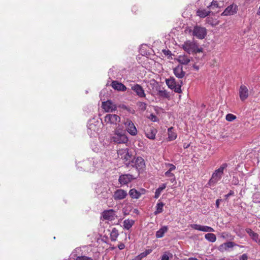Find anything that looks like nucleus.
<instances>
[{
    "label": "nucleus",
    "instance_id": "obj_1",
    "mask_svg": "<svg viewBox=\"0 0 260 260\" xmlns=\"http://www.w3.org/2000/svg\"><path fill=\"white\" fill-rule=\"evenodd\" d=\"M110 139L111 141L117 144H126L128 141L124 131L119 125L113 132Z\"/></svg>",
    "mask_w": 260,
    "mask_h": 260
},
{
    "label": "nucleus",
    "instance_id": "obj_2",
    "mask_svg": "<svg viewBox=\"0 0 260 260\" xmlns=\"http://www.w3.org/2000/svg\"><path fill=\"white\" fill-rule=\"evenodd\" d=\"M118 157L123 161L126 167H130L134 156L128 148L120 149L117 151Z\"/></svg>",
    "mask_w": 260,
    "mask_h": 260
},
{
    "label": "nucleus",
    "instance_id": "obj_3",
    "mask_svg": "<svg viewBox=\"0 0 260 260\" xmlns=\"http://www.w3.org/2000/svg\"><path fill=\"white\" fill-rule=\"evenodd\" d=\"M182 48L188 53L203 52V48L199 47L197 43L190 40L185 41L182 45Z\"/></svg>",
    "mask_w": 260,
    "mask_h": 260
},
{
    "label": "nucleus",
    "instance_id": "obj_4",
    "mask_svg": "<svg viewBox=\"0 0 260 260\" xmlns=\"http://www.w3.org/2000/svg\"><path fill=\"white\" fill-rule=\"evenodd\" d=\"M227 167L228 164L224 163L218 169L215 170L212 174L211 178L209 180V184L213 185L219 181L224 174V170Z\"/></svg>",
    "mask_w": 260,
    "mask_h": 260
},
{
    "label": "nucleus",
    "instance_id": "obj_5",
    "mask_svg": "<svg viewBox=\"0 0 260 260\" xmlns=\"http://www.w3.org/2000/svg\"><path fill=\"white\" fill-rule=\"evenodd\" d=\"M166 83L168 87L174 90L175 92L179 93L181 92V87L182 84V81L179 80L178 81H176L174 77H170V78L166 80Z\"/></svg>",
    "mask_w": 260,
    "mask_h": 260
},
{
    "label": "nucleus",
    "instance_id": "obj_6",
    "mask_svg": "<svg viewBox=\"0 0 260 260\" xmlns=\"http://www.w3.org/2000/svg\"><path fill=\"white\" fill-rule=\"evenodd\" d=\"M192 35L199 39H203L207 35V29L205 27L196 25L193 27Z\"/></svg>",
    "mask_w": 260,
    "mask_h": 260
},
{
    "label": "nucleus",
    "instance_id": "obj_7",
    "mask_svg": "<svg viewBox=\"0 0 260 260\" xmlns=\"http://www.w3.org/2000/svg\"><path fill=\"white\" fill-rule=\"evenodd\" d=\"M131 163L133 164H131L130 167H135L138 170L143 169L145 166L144 159L141 157L135 158L134 156Z\"/></svg>",
    "mask_w": 260,
    "mask_h": 260
},
{
    "label": "nucleus",
    "instance_id": "obj_8",
    "mask_svg": "<svg viewBox=\"0 0 260 260\" xmlns=\"http://www.w3.org/2000/svg\"><path fill=\"white\" fill-rule=\"evenodd\" d=\"M127 132L132 136L137 134V129L134 123L129 119H126L123 122Z\"/></svg>",
    "mask_w": 260,
    "mask_h": 260
},
{
    "label": "nucleus",
    "instance_id": "obj_9",
    "mask_svg": "<svg viewBox=\"0 0 260 260\" xmlns=\"http://www.w3.org/2000/svg\"><path fill=\"white\" fill-rule=\"evenodd\" d=\"M102 217L104 220L112 221L116 219V212L113 209L105 210L102 212Z\"/></svg>",
    "mask_w": 260,
    "mask_h": 260
},
{
    "label": "nucleus",
    "instance_id": "obj_10",
    "mask_svg": "<svg viewBox=\"0 0 260 260\" xmlns=\"http://www.w3.org/2000/svg\"><path fill=\"white\" fill-rule=\"evenodd\" d=\"M238 6L236 4H233L229 6L221 14V16L233 15L237 12Z\"/></svg>",
    "mask_w": 260,
    "mask_h": 260
},
{
    "label": "nucleus",
    "instance_id": "obj_11",
    "mask_svg": "<svg viewBox=\"0 0 260 260\" xmlns=\"http://www.w3.org/2000/svg\"><path fill=\"white\" fill-rule=\"evenodd\" d=\"M104 120L107 123L116 124L120 122V118L118 115H106Z\"/></svg>",
    "mask_w": 260,
    "mask_h": 260
},
{
    "label": "nucleus",
    "instance_id": "obj_12",
    "mask_svg": "<svg viewBox=\"0 0 260 260\" xmlns=\"http://www.w3.org/2000/svg\"><path fill=\"white\" fill-rule=\"evenodd\" d=\"M135 179V178L131 174H123L119 176L118 181L121 185H125Z\"/></svg>",
    "mask_w": 260,
    "mask_h": 260
},
{
    "label": "nucleus",
    "instance_id": "obj_13",
    "mask_svg": "<svg viewBox=\"0 0 260 260\" xmlns=\"http://www.w3.org/2000/svg\"><path fill=\"white\" fill-rule=\"evenodd\" d=\"M102 108L106 112H112L114 111L117 107L111 101H107L102 103Z\"/></svg>",
    "mask_w": 260,
    "mask_h": 260
},
{
    "label": "nucleus",
    "instance_id": "obj_14",
    "mask_svg": "<svg viewBox=\"0 0 260 260\" xmlns=\"http://www.w3.org/2000/svg\"><path fill=\"white\" fill-rule=\"evenodd\" d=\"M146 190L144 189H141L140 190H137L136 189H131L129 191V194L132 199H139L141 195L145 193Z\"/></svg>",
    "mask_w": 260,
    "mask_h": 260
},
{
    "label": "nucleus",
    "instance_id": "obj_15",
    "mask_svg": "<svg viewBox=\"0 0 260 260\" xmlns=\"http://www.w3.org/2000/svg\"><path fill=\"white\" fill-rule=\"evenodd\" d=\"M127 195L126 191L122 189H118L114 192L113 198L115 200H121L125 198Z\"/></svg>",
    "mask_w": 260,
    "mask_h": 260
},
{
    "label": "nucleus",
    "instance_id": "obj_16",
    "mask_svg": "<svg viewBox=\"0 0 260 260\" xmlns=\"http://www.w3.org/2000/svg\"><path fill=\"white\" fill-rule=\"evenodd\" d=\"M248 89L244 85H241L239 88V96L241 101H244L248 97Z\"/></svg>",
    "mask_w": 260,
    "mask_h": 260
},
{
    "label": "nucleus",
    "instance_id": "obj_17",
    "mask_svg": "<svg viewBox=\"0 0 260 260\" xmlns=\"http://www.w3.org/2000/svg\"><path fill=\"white\" fill-rule=\"evenodd\" d=\"M238 246L237 244L233 242H228L221 244L218 248V250L220 252L228 251L230 248H232L234 246Z\"/></svg>",
    "mask_w": 260,
    "mask_h": 260
},
{
    "label": "nucleus",
    "instance_id": "obj_18",
    "mask_svg": "<svg viewBox=\"0 0 260 260\" xmlns=\"http://www.w3.org/2000/svg\"><path fill=\"white\" fill-rule=\"evenodd\" d=\"M132 89L136 93V94L140 98H144L146 95L142 87L138 84H135L134 86H133L132 87Z\"/></svg>",
    "mask_w": 260,
    "mask_h": 260
},
{
    "label": "nucleus",
    "instance_id": "obj_19",
    "mask_svg": "<svg viewBox=\"0 0 260 260\" xmlns=\"http://www.w3.org/2000/svg\"><path fill=\"white\" fill-rule=\"evenodd\" d=\"M111 86L113 89L118 91H124L126 90V87L124 84L117 81H113L111 83Z\"/></svg>",
    "mask_w": 260,
    "mask_h": 260
},
{
    "label": "nucleus",
    "instance_id": "obj_20",
    "mask_svg": "<svg viewBox=\"0 0 260 260\" xmlns=\"http://www.w3.org/2000/svg\"><path fill=\"white\" fill-rule=\"evenodd\" d=\"M211 13L212 12L210 10L200 8L197 10L196 15L201 18H204L209 16Z\"/></svg>",
    "mask_w": 260,
    "mask_h": 260
},
{
    "label": "nucleus",
    "instance_id": "obj_21",
    "mask_svg": "<svg viewBox=\"0 0 260 260\" xmlns=\"http://www.w3.org/2000/svg\"><path fill=\"white\" fill-rule=\"evenodd\" d=\"M173 72L175 75L178 78H182L185 74V72L183 71V68L181 66H178L175 68L173 70Z\"/></svg>",
    "mask_w": 260,
    "mask_h": 260
},
{
    "label": "nucleus",
    "instance_id": "obj_22",
    "mask_svg": "<svg viewBox=\"0 0 260 260\" xmlns=\"http://www.w3.org/2000/svg\"><path fill=\"white\" fill-rule=\"evenodd\" d=\"M246 232L254 241L260 244V239L257 233L254 232L251 229L249 228L246 229Z\"/></svg>",
    "mask_w": 260,
    "mask_h": 260
},
{
    "label": "nucleus",
    "instance_id": "obj_23",
    "mask_svg": "<svg viewBox=\"0 0 260 260\" xmlns=\"http://www.w3.org/2000/svg\"><path fill=\"white\" fill-rule=\"evenodd\" d=\"M118 108L120 112H128L131 114H133L134 112V110L132 108L126 106L124 104L119 105L118 106Z\"/></svg>",
    "mask_w": 260,
    "mask_h": 260
},
{
    "label": "nucleus",
    "instance_id": "obj_24",
    "mask_svg": "<svg viewBox=\"0 0 260 260\" xmlns=\"http://www.w3.org/2000/svg\"><path fill=\"white\" fill-rule=\"evenodd\" d=\"M168 140L169 141H173L176 139L177 134L176 132L174 131V129L173 127H171L168 129Z\"/></svg>",
    "mask_w": 260,
    "mask_h": 260
},
{
    "label": "nucleus",
    "instance_id": "obj_25",
    "mask_svg": "<svg viewBox=\"0 0 260 260\" xmlns=\"http://www.w3.org/2000/svg\"><path fill=\"white\" fill-rule=\"evenodd\" d=\"M177 60L182 64H187L190 60V58L186 55L179 56Z\"/></svg>",
    "mask_w": 260,
    "mask_h": 260
},
{
    "label": "nucleus",
    "instance_id": "obj_26",
    "mask_svg": "<svg viewBox=\"0 0 260 260\" xmlns=\"http://www.w3.org/2000/svg\"><path fill=\"white\" fill-rule=\"evenodd\" d=\"M168 228L167 226H163L156 233V237L157 238H160L164 237L165 234L168 231Z\"/></svg>",
    "mask_w": 260,
    "mask_h": 260
},
{
    "label": "nucleus",
    "instance_id": "obj_27",
    "mask_svg": "<svg viewBox=\"0 0 260 260\" xmlns=\"http://www.w3.org/2000/svg\"><path fill=\"white\" fill-rule=\"evenodd\" d=\"M156 132L157 131L155 128H151L149 131L145 132V135L148 138L154 140L155 138Z\"/></svg>",
    "mask_w": 260,
    "mask_h": 260
},
{
    "label": "nucleus",
    "instance_id": "obj_28",
    "mask_svg": "<svg viewBox=\"0 0 260 260\" xmlns=\"http://www.w3.org/2000/svg\"><path fill=\"white\" fill-rule=\"evenodd\" d=\"M135 221L133 219H125L123 221V228L125 229L129 230L134 225Z\"/></svg>",
    "mask_w": 260,
    "mask_h": 260
},
{
    "label": "nucleus",
    "instance_id": "obj_29",
    "mask_svg": "<svg viewBox=\"0 0 260 260\" xmlns=\"http://www.w3.org/2000/svg\"><path fill=\"white\" fill-rule=\"evenodd\" d=\"M205 239L209 242H214L216 240V237L213 233H208L205 236Z\"/></svg>",
    "mask_w": 260,
    "mask_h": 260
},
{
    "label": "nucleus",
    "instance_id": "obj_30",
    "mask_svg": "<svg viewBox=\"0 0 260 260\" xmlns=\"http://www.w3.org/2000/svg\"><path fill=\"white\" fill-rule=\"evenodd\" d=\"M166 187V184H165V183L162 184L161 185V186H159V187H158V188L156 190V191H155V196H154V198H155V199H157V198L159 197V196H160V193H161V191H162V190H164Z\"/></svg>",
    "mask_w": 260,
    "mask_h": 260
},
{
    "label": "nucleus",
    "instance_id": "obj_31",
    "mask_svg": "<svg viewBox=\"0 0 260 260\" xmlns=\"http://www.w3.org/2000/svg\"><path fill=\"white\" fill-rule=\"evenodd\" d=\"M219 3L216 1L212 0L210 4L207 6V8L209 10L214 9L215 8H219Z\"/></svg>",
    "mask_w": 260,
    "mask_h": 260
},
{
    "label": "nucleus",
    "instance_id": "obj_32",
    "mask_svg": "<svg viewBox=\"0 0 260 260\" xmlns=\"http://www.w3.org/2000/svg\"><path fill=\"white\" fill-rule=\"evenodd\" d=\"M157 95L163 98L169 99L170 98V94L166 90H160L158 91Z\"/></svg>",
    "mask_w": 260,
    "mask_h": 260
},
{
    "label": "nucleus",
    "instance_id": "obj_33",
    "mask_svg": "<svg viewBox=\"0 0 260 260\" xmlns=\"http://www.w3.org/2000/svg\"><path fill=\"white\" fill-rule=\"evenodd\" d=\"M164 206V204L162 202H159L157 204L156 206V210L154 212L155 215H157V214L160 213L162 212Z\"/></svg>",
    "mask_w": 260,
    "mask_h": 260
},
{
    "label": "nucleus",
    "instance_id": "obj_34",
    "mask_svg": "<svg viewBox=\"0 0 260 260\" xmlns=\"http://www.w3.org/2000/svg\"><path fill=\"white\" fill-rule=\"evenodd\" d=\"M151 251H152V250H151V249L146 250L144 252L141 253L138 256H137L135 260H141L142 258L145 257L148 254H150L151 252Z\"/></svg>",
    "mask_w": 260,
    "mask_h": 260
},
{
    "label": "nucleus",
    "instance_id": "obj_35",
    "mask_svg": "<svg viewBox=\"0 0 260 260\" xmlns=\"http://www.w3.org/2000/svg\"><path fill=\"white\" fill-rule=\"evenodd\" d=\"M118 233L117 230H116L115 228L113 229L110 234V238L111 241H116L117 238L118 236Z\"/></svg>",
    "mask_w": 260,
    "mask_h": 260
},
{
    "label": "nucleus",
    "instance_id": "obj_36",
    "mask_svg": "<svg viewBox=\"0 0 260 260\" xmlns=\"http://www.w3.org/2000/svg\"><path fill=\"white\" fill-rule=\"evenodd\" d=\"M207 22L212 26H215L218 24L216 19H214L212 17H208L206 19Z\"/></svg>",
    "mask_w": 260,
    "mask_h": 260
},
{
    "label": "nucleus",
    "instance_id": "obj_37",
    "mask_svg": "<svg viewBox=\"0 0 260 260\" xmlns=\"http://www.w3.org/2000/svg\"><path fill=\"white\" fill-rule=\"evenodd\" d=\"M201 231L204 232H214V230L210 226L206 225H202Z\"/></svg>",
    "mask_w": 260,
    "mask_h": 260
},
{
    "label": "nucleus",
    "instance_id": "obj_38",
    "mask_svg": "<svg viewBox=\"0 0 260 260\" xmlns=\"http://www.w3.org/2000/svg\"><path fill=\"white\" fill-rule=\"evenodd\" d=\"M221 237L224 239L228 238L230 240H233L234 239V236L226 233H222L221 234Z\"/></svg>",
    "mask_w": 260,
    "mask_h": 260
},
{
    "label": "nucleus",
    "instance_id": "obj_39",
    "mask_svg": "<svg viewBox=\"0 0 260 260\" xmlns=\"http://www.w3.org/2000/svg\"><path fill=\"white\" fill-rule=\"evenodd\" d=\"M139 108L142 111L145 110L146 109L147 105L146 103L143 102H140L138 103Z\"/></svg>",
    "mask_w": 260,
    "mask_h": 260
},
{
    "label": "nucleus",
    "instance_id": "obj_40",
    "mask_svg": "<svg viewBox=\"0 0 260 260\" xmlns=\"http://www.w3.org/2000/svg\"><path fill=\"white\" fill-rule=\"evenodd\" d=\"M189 226H190V227H191V228H192L193 229L201 231V226H202L201 225L197 224H191Z\"/></svg>",
    "mask_w": 260,
    "mask_h": 260
},
{
    "label": "nucleus",
    "instance_id": "obj_41",
    "mask_svg": "<svg viewBox=\"0 0 260 260\" xmlns=\"http://www.w3.org/2000/svg\"><path fill=\"white\" fill-rule=\"evenodd\" d=\"M226 119L229 121H232L236 118L234 115H226Z\"/></svg>",
    "mask_w": 260,
    "mask_h": 260
},
{
    "label": "nucleus",
    "instance_id": "obj_42",
    "mask_svg": "<svg viewBox=\"0 0 260 260\" xmlns=\"http://www.w3.org/2000/svg\"><path fill=\"white\" fill-rule=\"evenodd\" d=\"M76 260H92L91 257L85 256H78Z\"/></svg>",
    "mask_w": 260,
    "mask_h": 260
},
{
    "label": "nucleus",
    "instance_id": "obj_43",
    "mask_svg": "<svg viewBox=\"0 0 260 260\" xmlns=\"http://www.w3.org/2000/svg\"><path fill=\"white\" fill-rule=\"evenodd\" d=\"M148 119L151 120L153 122L157 121L158 120L157 117L155 115H150L148 117Z\"/></svg>",
    "mask_w": 260,
    "mask_h": 260
},
{
    "label": "nucleus",
    "instance_id": "obj_44",
    "mask_svg": "<svg viewBox=\"0 0 260 260\" xmlns=\"http://www.w3.org/2000/svg\"><path fill=\"white\" fill-rule=\"evenodd\" d=\"M171 172L172 171H170L168 170V171H167L165 173V176L166 177H169V178H171L172 177H174V174L172 173Z\"/></svg>",
    "mask_w": 260,
    "mask_h": 260
},
{
    "label": "nucleus",
    "instance_id": "obj_45",
    "mask_svg": "<svg viewBox=\"0 0 260 260\" xmlns=\"http://www.w3.org/2000/svg\"><path fill=\"white\" fill-rule=\"evenodd\" d=\"M168 166H169L170 167L169 169V171H174L176 169V167L173 165V164H168L167 165Z\"/></svg>",
    "mask_w": 260,
    "mask_h": 260
},
{
    "label": "nucleus",
    "instance_id": "obj_46",
    "mask_svg": "<svg viewBox=\"0 0 260 260\" xmlns=\"http://www.w3.org/2000/svg\"><path fill=\"white\" fill-rule=\"evenodd\" d=\"M248 257L246 254H242L240 257L239 260H247Z\"/></svg>",
    "mask_w": 260,
    "mask_h": 260
},
{
    "label": "nucleus",
    "instance_id": "obj_47",
    "mask_svg": "<svg viewBox=\"0 0 260 260\" xmlns=\"http://www.w3.org/2000/svg\"><path fill=\"white\" fill-rule=\"evenodd\" d=\"M169 257L168 255L167 254H163L161 256V260H169Z\"/></svg>",
    "mask_w": 260,
    "mask_h": 260
},
{
    "label": "nucleus",
    "instance_id": "obj_48",
    "mask_svg": "<svg viewBox=\"0 0 260 260\" xmlns=\"http://www.w3.org/2000/svg\"><path fill=\"white\" fill-rule=\"evenodd\" d=\"M118 247L119 249L122 250L124 248L125 246L123 243H120L118 245Z\"/></svg>",
    "mask_w": 260,
    "mask_h": 260
},
{
    "label": "nucleus",
    "instance_id": "obj_49",
    "mask_svg": "<svg viewBox=\"0 0 260 260\" xmlns=\"http://www.w3.org/2000/svg\"><path fill=\"white\" fill-rule=\"evenodd\" d=\"M221 199H217L216 201V206L217 207V208H218L219 207V204L220 203V202H221Z\"/></svg>",
    "mask_w": 260,
    "mask_h": 260
},
{
    "label": "nucleus",
    "instance_id": "obj_50",
    "mask_svg": "<svg viewBox=\"0 0 260 260\" xmlns=\"http://www.w3.org/2000/svg\"><path fill=\"white\" fill-rule=\"evenodd\" d=\"M233 194H234V192L233 191L231 190L230 192L228 194H227L225 196V197H226V198H228L230 196L233 195Z\"/></svg>",
    "mask_w": 260,
    "mask_h": 260
},
{
    "label": "nucleus",
    "instance_id": "obj_51",
    "mask_svg": "<svg viewBox=\"0 0 260 260\" xmlns=\"http://www.w3.org/2000/svg\"><path fill=\"white\" fill-rule=\"evenodd\" d=\"M170 181L172 182H174L175 181V177L174 176L171 177Z\"/></svg>",
    "mask_w": 260,
    "mask_h": 260
},
{
    "label": "nucleus",
    "instance_id": "obj_52",
    "mask_svg": "<svg viewBox=\"0 0 260 260\" xmlns=\"http://www.w3.org/2000/svg\"><path fill=\"white\" fill-rule=\"evenodd\" d=\"M188 260H198V259L196 258L190 257L188 259Z\"/></svg>",
    "mask_w": 260,
    "mask_h": 260
},
{
    "label": "nucleus",
    "instance_id": "obj_53",
    "mask_svg": "<svg viewBox=\"0 0 260 260\" xmlns=\"http://www.w3.org/2000/svg\"><path fill=\"white\" fill-rule=\"evenodd\" d=\"M206 107L205 105L204 104H201V108L203 109V108H205Z\"/></svg>",
    "mask_w": 260,
    "mask_h": 260
},
{
    "label": "nucleus",
    "instance_id": "obj_54",
    "mask_svg": "<svg viewBox=\"0 0 260 260\" xmlns=\"http://www.w3.org/2000/svg\"><path fill=\"white\" fill-rule=\"evenodd\" d=\"M257 15L260 16V6L258 8L257 12Z\"/></svg>",
    "mask_w": 260,
    "mask_h": 260
},
{
    "label": "nucleus",
    "instance_id": "obj_55",
    "mask_svg": "<svg viewBox=\"0 0 260 260\" xmlns=\"http://www.w3.org/2000/svg\"><path fill=\"white\" fill-rule=\"evenodd\" d=\"M183 146L185 148H187L189 146V145L188 144H187V145L184 144Z\"/></svg>",
    "mask_w": 260,
    "mask_h": 260
},
{
    "label": "nucleus",
    "instance_id": "obj_56",
    "mask_svg": "<svg viewBox=\"0 0 260 260\" xmlns=\"http://www.w3.org/2000/svg\"><path fill=\"white\" fill-rule=\"evenodd\" d=\"M193 67H194V69H196V70H197L199 69V68H198V67H197V66H193Z\"/></svg>",
    "mask_w": 260,
    "mask_h": 260
}]
</instances>
